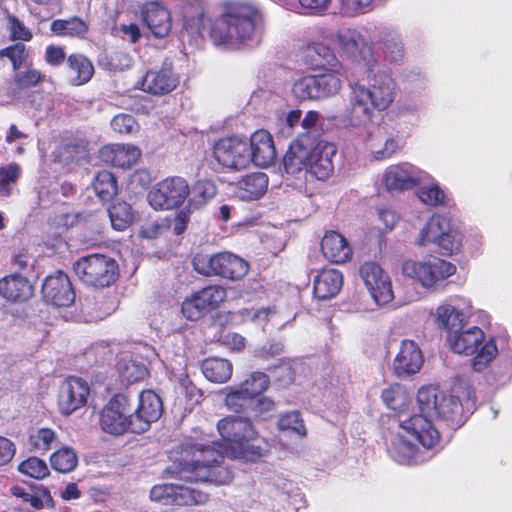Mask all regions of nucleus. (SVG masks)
<instances>
[{"label": "nucleus", "instance_id": "obj_1", "mask_svg": "<svg viewBox=\"0 0 512 512\" xmlns=\"http://www.w3.org/2000/svg\"><path fill=\"white\" fill-rule=\"evenodd\" d=\"M268 442L253 430V435L241 440L228 451L223 443L204 438L189 439L181 445L178 474L191 482L226 485L233 480V473L224 465V457L254 462L265 456Z\"/></svg>", "mask_w": 512, "mask_h": 512}, {"label": "nucleus", "instance_id": "obj_2", "mask_svg": "<svg viewBox=\"0 0 512 512\" xmlns=\"http://www.w3.org/2000/svg\"><path fill=\"white\" fill-rule=\"evenodd\" d=\"M348 89V102L341 117L352 128L368 127L375 112L388 109L397 96L394 79L386 71L374 66L367 71L366 84L351 82Z\"/></svg>", "mask_w": 512, "mask_h": 512}, {"label": "nucleus", "instance_id": "obj_3", "mask_svg": "<svg viewBox=\"0 0 512 512\" xmlns=\"http://www.w3.org/2000/svg\"><path fill=\"white\" fill-rule=\"evenodd\" d=\"M336 152L333 143L303 133L290 144L284 156L285 171L294 177L309 173L318 180H326L334 171L333 158Z\"/></svg>", "mask_w": 512, "mask_h": 512}, {"label": "nucleus", "instance_id": "obj_4", "mask_svg": "<svg viewBox=\"0 0 512 512\" xmlns=\"http://www.w3.org/2000/svg\"><path fill=\"white\" fill-rule=\"evenodd\" d=\"M260 21L258 9L251 3L228 4L222 15L214 22L210 37L216 46L236 50L258 42L257 26Z\"/></svg>", "mask_w": 512, "mask_h": 512}, {"label": "nucleus", "instance_id": "obj_5", "mask_svg": "<svg viewBox=\"0 0 512 512\" xmlns=\"http://www.w3.org/2000/svg\"><path fill=\"white\" fill-rule=\"evenodd\" d=\"M400 432L388 446L390 456L400 464L418 465L430 456H425L416 446L432 448L439 440V433L424 417L413 416L400 421Z\"/></svg>", "mask_w": 512, "mask_h": 512}, {"label": "nucleus", "instance_id": "obj_6", "mask_svg": "<svg viewBox=\"0 0 512 512\" xmlns=\"http://www.w3.org/2000/svg\"><path fill=\"white\" fill-rule=\"evenodd\" d=\"M484 332L479 327L473 326L467 329L449 332L447 341L450 349L460 355H472L477 352L472 360L473 370H484L498 354L494 340L484 342Z\"/></svg>", "mask_w": 512, "mask_h": 512}, {"label": "nucleus", "instance_id": "obj_7", "mask_svg": "<svg viewBox=\"0 0 512 512\" xmlns=\"http://www.w3.org/2000/svg\"><path fill=\"white\" fill-rule=\"evenodd\" d=\"M76 275L94 287H108L118 277V264L104 254H90L78 259L73 265Z\"/></svg>", "mask_w": 512, "mask_h": 512}, {"label": "nucleus", "instance_id": "obj_8", "mask_svg": "<svg viewBox=\"0 0 512 512\" xmlns=\"http://www.w3.org/2000/svg\"><path fill=\"white\" fill-rule=\"evenodd\" d=\"M455 272V265L438 257L422 261L408 260L402 265V273L426 289H437Z\"/></svg>", "mask_w": 512, "mask_h": 512}, {"label": "nucleus", "instance_id": "obj_9", "mask_svg": "<svg viewBox=\"0 0 512 512\" xmlns=\"http://www.w3.org/2000/svg\"><path fill=\"white\" fill-rule=\"evenodd\" d=\"M415 243L418 246L435 244L445 253L452 254L459 249L460 239L448 218L434 214L420 230Z\"/></svg>", "mask_w": 512, "mask_h": 512}, {"label": "nucleus", "instance_id": "obj_10", "mask_svg": "<svg viewBox=\"0 0 512 512\" xmlns=\"http://www.w3.org/2000/svg\"><path fill=\"white\" fill-rule=\"evenodd\" d=\"M101 429L111 435L133 432V415L126 395H115L100 413Z\"/></svg>", "mask_w": 512, "mask_h": 512}, {"label": "nucleus", "instance_id": "obj_11", "mask_svg": "<svg viewBox=\"0 0 512 512\" xmlns=\"http://www.w3.org/2000/svg\"><path fill=\"white\" fill-rule=\"evenodd\" d=\"M189 195V186L181 177H168L154 186L147 201L155 210L172 209L181 205Z\"/></svg>", "mask_w": 512, "mask_h": 512}, {"label": "nucleus", "instance_id": "obj_12", "mask_svg": "<svg viewBox=\"0 0 512 512\" xmlns=\"http://www.w3.org/2000/svg\"><path fill=\"white\" fill-rule=\"evenodd\" d=\"M360 278L377 305H386L394 298L389 275L375 262H364L359 268Z\"/></svg>", "mask_w": 512, "mask_h": 512}, {"label": "nucleus", "instance_id": "obj_13", "mask_svg": "<svg viewBox=\"0 0 512 512\" xmlns=\"http://www.w3.org/2000/svg\"><path fill=\"white\" fill-rule=\"evenodd\" d=\"M214 157L228 169L241 170L250 164L249 144L238 137L222 138L214 146Z\"/></svg>", "mask_w": 512, "mask_h": 512}, {"label": "nucleus", "instance_id": "obj_14", "mask_svg": "<svg viewBox=\"0 0 512 512\" xmlns=\"http://www.w3.org/2000/svg\"><path fill=\"white\" fill-rule=\"evenodd\" d=\"M90 393L86 381L78 377H68L59 387L58 408L61 414L70 415L87 403Z\"/></svg>", "mask_w": 512, "mask_h": 512}, {"label": "nucleus", "instance_id": "obj_15", "mask_svg": "<svg viewBox=\"0 0 512 512\" xmlns=\"http://www.w3.org/2000/svg\"><path fill=\"white\" fill-rule=\"evenodd\" d=\"M427 178V173L408 163L392 165L385 170L383 175L384 184L390 191L412 189L422 184Z\"/></svg>", "mask_w": 512, "mask_h": 512}, {"label": "nucleus", "instance_id": "obj_16", "mask_svg": "<svg viewBox=\"0 0 512 512\" xmlns=\"http://www.w3.org/2000/svg\"><path fill=\"white\" fill-rule=\"evenodd\" d=\"M163 412L162 400L153 390H144L133 415V433H142L157 421Z\"/></svg>", "mask_w": 512, "mask_h": 512}, {"label": "nucleus", "instance_id": "obj_17", "mask_svg": "<svg viewBox=\"0 0 512 512\" xmlns=\"http://www.w3.org/2000/svg\"><path fill=\"white\" fill-rule=\"evenodd\" d=\"M42 294L46 302L57 307H68L75 300L70 279L62 271L46 277L42 285Z\"/></svg>", "mask_w": 512, "mask_h": 512}, {"label": "nucleus", "instance_id": "obj_18", "mask_svg": "<svg viewBox=\"0 0 512 512\" xmlns=\"http://www.w3.org/2000/svg\"><path fill=\"white\" fill-rule=\"evenodd\" d=\"M339 43L342 50L353 60L364 62L373 67L376 59L373 55L372 45L368 38L357 30H345L339 34Z\"/></svg>", "mask_w": 512, "mask_h": 512}, {"label": "nucleus", "instance_id": "obj_19", "mask_svg": "<svg viewBox=\"0 0 512 512\" xmlns=\"http://www.w3.org/2000/svg\"><path fill=\"white\" fill-rule=\"evenodd\" d=\"M423 364V355L412 340H403L393 361V371L397 377L403 378L419 372Z\"/></svg>", "mask_w": 512, "mask_h": 512}, {"label": "nucleus", "instance_id": "obj_20", "mask_svg": "<svg viewBox=\"0 0 512 512\" xmlns=\"http://www.w3.org/2000/svg\"><path fill=\"white\" fill-rule=\"evenodd\" d=\"M217 429L226 442L224 447L230 451L232 446L253 435L254 427L248 417L228 416L218 422Z\"/></svg>", "mask_w": 512, "mask_h": 512}, {"label": "nucleus", "instance_id": "obj_21", "mask_svg": "<svg viewBox=\"0 0 512 512\" xmlns=\"http://www.w3.org/2000/svg\"><path fill=\"white\" fill-rule=\"evenodd\" d=\"M249 144L250 163L259 167H268L276 158V150L272 137L265 130H258L251 136Z\"/></svg>", "mask_w": 512, "mask_h": 512}, {"label": "nucleus", "instance_id": "obj_22", "mask_svg": "<svg viewBox=\"0 0 512 512\" xmlns=\"http://www.w3.org/2000/svg\"><path fill=\"white\" fill-rule=\"evenodd\" d=\"M178 79L173 74L170 66L147 71L141 81V89L153 95L170 93L177 86Z\"/></svg>", "mask_w": 512, "mask_h": 512}, {"label": "nucleus", "instance_id": "obj_23", "mask_svg": "<svg viewBox=\"0 0 512 512\" xmlns=\"http://www.w3.org/2000/svg\"><path fill=\"white\" fill-rule=\"evenodd\" d=\"M141 156L140 149L132 144H112L100 150V158L119 168H130Z\"/></svg>", "mask_w": 512, "mask_h": 512}, {"label": "nucleus", "instance_id": "obj_24", "mask_svg": "<svg viewBox=\"0 0 512 512\" xmlns=\"http://www.w3.org/2000/svg\"><path fill=\"white\" fill-rule=\"evenodd\" d=\"M0 295L10 302H24L33 295V286L27 278L11 274L0 280Z\"/></svg>", "mask_w": 512, "mask_h": 512}, {"label": "nucleus", "instance_id": "obj_25", "mask_svg": "<svg viewBox=\"0 0 512 512\" xmlns=\"http://www.w3.org/2000/svg\"><path fill=\"white\" fill-rule=\"evenodd\" d=\"M321 250L326 259L333 263H345L352 256L347 240L338 232H327L321 241Z\"/></svg>", "mask_w": 512, "mask_h": 512}, {"label": "nucleus", "instance_id": "obj_26", "mask_svg": "<svg viewBox=\"0 0 512 512\" xmlns=\"http://www.w3.org/2000/svg\"><path fill=\"white\" fill-rule=\"evenodd\" d=\"M268 187V177L263 172H256L237 181L234 193L244 201L257 200L264 195Z\"/></svg>", "mask_w": 512, "mask_h": 512}, {"label": "nucleus", "instance_id": "obj_27", "mask_svg": "<svg viewBox=\"0 0 512 512\" xmlns=\"http://www.w3.org/2000/svg\"><path fill=\"white\" fill-rule=\"evenodd\" d=\"M143 17L145 23L155 37L163 38L170 32V13L165 7L159 5L158 3H148L145 6Z\"/></svg>", "mask_w": 512, "mask_h": 512}, {"label": "nucleus", "instance_id": "obj_28", "mask_svg": "<svg viewBox=\"0 0 512 512\" xmlns=\"http://www.w3.org/2000/svg\"><path fill=\"white\" fill-rule=\"evenodd\" d=\"M343 285V276L336 269H324L314 279V295L320 300L335 297Z\"/></svg>", "mask_w": 512, "mask_h": 512}, {"label": "nucleus", "instance_id": "obj_29", "mask_svg": "<svg viewBox=\"0 0 512 512\" xmlns=\"http://www.w3.org/2000/svg\"><path fill=\"white\" fill-rule=\"evenodd\" d=\"M440 400H442V403L436 418L449 421L458 426L465 421L464 406L467 407V410H470L474 405V400L470 399V393L464 403L447 392L444 393L443 398H440Z\"/></svg>", "mask_w": 512, "mask_h": 512}, {"label": "nucleus", "instance_id": "obj_30", "mask_svg": "<svg viewBox=\"0 0 512 512\" xmlns=\"http://www.w3.org/2000/svg\"><path fill=\"white\" fill-rule=\"evenodd\" d=\"M381 398L388 409L398 414L399 422L403 418L413 417V415L408 414V407L412 399L403 386L399 384L389 386L382 391Z\"/></svg>", "mask_w": 512, "mask_h": 512}, {"label": "nucleus", "instance_id": "obj_31", "mask_svg": "<svg viewBox=\"0 0 512 512\" xmlns=\"http://www.w3.org/2000/svg\"><path fill=\"white\" fill-rule=\"evenodd\" d=\"M445 391L440 390L437 386L429 385L421 387L417 393V402L421 411L419 416L424 417L431 423L432 418H436L439 414ZM418 416V414H413Z\"/></svg>", "mask_w": 512, "mask_h": 512}, {"label": "nucleus", "instance_id": "obj_32", "mask_svg": "<svg viewBox=\"0 0 512 512\" xmlns=\"http://www.w3.org/2000/svg\"><path fill=\"white\" fill-rule=\"evenodd\" d=\"M367 143L376 160L390 157L399 147L398 142L393 137L386 135L384 127H376L373 132H369Z\"/></svg>", "mask_w": 512, "mask_h": 512}, {"label": "nucleus", "instance_id": "obj_33", "mask_svg": "<svg viewBox=\"0 0 512 512\" xmlns=\"http://www.w3.org/2000/svg\"><path fill=\"white\" fill-rule=\"evenodd\" d=\"M218 276L232 281L244 278L249 271V264L243 258L228 251L220 252Z\"/></svg>", "mask_w": 512, "mask_h": 512}, {"label": "nucleus", "instance_id": "obj_34", "mask_svg": "<svg viewBox=\"0 0 512 512\" xmlns=\"http://www.w3.org/2000/svg\"><path fill=\"white\" fill-rule=\"evenodd\" d=\"M201 369L202 373L209 381L225 383L232 376L233 366L227 359L213 357L205 359Z\"/></svg>", "mask_w": 512, "mask_h": 512}, {"label": "nucleus", "instance_id": "obj_35", "mask_svg": "<svg viewBox=\"0 0 512 512\" xmlns=\"http://www.w3.org/2000/svg\"><path fill=\"white\" fill-rule=\"evenodd\" d=\"M69 75L72 84L82 85L87 83L93 73L92 63L82 55H71L68 58Z\"/></svg>", "mask_w": 512, "mask_h": 512}, {"label": "nucleus", "instance_id": "obj_36", "mask_svg": "<svg viewBox=\"0 0 512 512\" xmlns=\"http://www.w3.org/2000/svg\"><path fill=\"white\" fill-rule=\"evenodd\" d=\"M209 501V494L193 487L175 484L172 505H204Z\"/></svg>", "mask_w": 512, "mask_h": 512}, {"label": "nucleus", "instance_id": "obj_37", "mask_svg": "<svg viewBox=\"0 0 512 512\" xmlns=\"http://www.w3.org/2000/svg\"><path fill=\"white\" fill-rule=\"evenodd\" d=\"M437 323L439 326L453 332L458 330L465 319L463 311L455 305L444 303L437 308L436 311Z\"/></svg>", "mask_w": 512, "mask_h": 512}, {"label": "nucleus", "instance_id": "obj_38", "mask_svg": "<svg viewBox=\"0 0 512 512\" xmlns=\"http://www.w3.org/2000/svg\"><path fill=\"white\" fill-rule=\"evenodd\" d=\"M339 75H342V70L340 73L331 71L314 75L317 99L334 96L340 91L342 82Z\"/></svg>", "mask_w": 512, "mask_h": 512}, {"label": "nucleus", "instance_id": "obj_39", "mask_svg": "<svg viewBox=\"0 0 512 512\" xmlns=\"http://www.w3.org/2000/svg\"><path fill=\"white\" fill-rule=\"evenodd\" d=\"M225 405L234 412H244L249 415L253 399L239 385L225 389Z\"/></svg>", "mask_w": 512, "mask_h": 512}, {"label": "nucleus", "instance_id": "obj_40", "mask_svg": "<svg viewBox=\"0 0 512 512\" xmlns=\"http://www.w3.org/2000/svg\"><path fill=\"white\" fill-rule=\"evenodd\" d=\"M93 187L97 196L104 202L113 199L118 191L115 176L109 171L99 172L94 180Z\"/></svg>", "mask_w": 512, "mask_h": 512}, {"label": "nucleus", "instance_id": "obj_41", "mask_svg": "<svg viewBox=\"0 0 512 512\" xmlns=\"http://www.w3.org/2000/svg\"><path fill=\"white\" fill-rule=\"evenodd\" d=\"M108 215L112 227L118 231L127 229L134 219L132 207L126 202L114 204L108 209Z\"/></svg>", "mask_w": 512, "mask_h": 512}, {"label": "nucleus", "instance_id": "obj_42", "mask_svg": "<svg viewBox=\"0 0 512 512\" xmlns=\"http://www.w3.org/2000/svg\"><path fill=\"white\" fill-rule=\"evenodd\" d=\"M50 464L54 470L60 473H69L76 468L78 457L73 449L63 447L51 455Z\"/></svg>", "mask_w": 512, "mask_h": 512}, {"label": "nucleus", "instance_id": "obj_43", "mask_svg": "<svg viewBox=\"0 0 512 512\" xmlns=\"http://www.w3.org/2000/svg\"><path fill=\"white\" fill-rule=\"evenodd\" d=\"M220 252L216 254L197 253L192 259L194 270L203 276H218Z\"/></svg>", "mask_w": 512, "mask_h": 512}, {"label": "nucleus", "instance_id": "obj_44", "mask_svg": "<svg viewBox=\"0 0 512 512\" xmlns=\"http://www.w3.org/2000/svg\"><path fill=\"white\" fill-rule=\"evenodd\" d=\"M382 52L389 63L401 61L404 57V46L400 36L392 32L386 33L382 38Z\"/></svg>", "mask_w": 512, "mask_h": 512}, {"label": "nucleus", "instance_id": "obj_45", "mask_svg": "<svg viewBox=\"0 0 512 512\" xmlns=\"http://www.w3.org/2000/svg\"><path fill=\"white\" fill-rule=\"evenodd\" d=\"M51 30L62 36H83L88 31V25L78 17L66 20H55L51 24Z\"/></svg>", "mask_w": 512, "mask_h": 512}, {"label": "nucleus", "instance_id": "obj_46", "mask_svg": "<svg viewBox=\"0 0 512 512\" xmlns=\"http://www.w3.org/2000/svg\"><path fill=\"white\" fill-rule=\"evenodd\" d=\"M419 200L428 206L436 207L447 203V195L435 181L422 185L417 192Z\"/></svg>", "mask_w": 512, "mask_h": 512}, {"label": "nucleus", "instance_id": "obj_47", "mask_svg": "<svg viewBox=\"0 0 512 512\" xmlns=\"http://www.w3.org/2000/svg\"><path fill=\"white\" fill-rule=\"evenodd\" d=\"M278 428L283 432L304 437L307 430L301 414L298 411H291L282 414L278 420Z\"/></svg>", "mask_w": 512, "mask_h": 512}, {"label": "nucleus", "instance_id": "obj_48", "mask_svg": "<svg viewBox=\"0 0 512 512\" xmlns=\"http://www.w3.org/2000/svg\"><path fill=\"white\" fill-rule=\"evenodd\" d=\"M269 377L263 372H253L247 379H245L239 386L243 388L246 395L252 399L257 398L260 394L266 391L269 387Z\"/></svg>", "mask_w": 512, "mask_h": 512}, {"label": "nucleus", "instance_id": "obj_49", "mask_svg": "<svg viewBox=\"0 0 512 512\" xmlns=\"http://www.w3.org/2000/svg\"><path fill=\"white\" fill-rule=\"evenodd\" d=\"M375 0H338L339 13L345 17H356L373 10Z\"/></svg>", "mask_w": 512, "mask_h": 512}, {"label": "nucleus", "instance_id": "obj_50", "mask_svg": "<svg viewBox=\"0 0 512 512\" xmlns=\"http://www.w3.org/2000/svg\"><path fill=\"white\" fill-rule=\"evenodd\" d=\"M18 471L37 480L44 479L50 474L46 462L38 457H29L22 461L18 466Z\"/></svg>", "mask_w": 512, "mask_h": 512}, {"label": "nucleus", "instance_id": "obj_51", "mask_svg": "<svg viewBox=\"0 0 512 512\" xmlns=\"http://www.w3.org/2000/svg\"><path fill=\"white\" fill-rule=\"evenodd\" d=\"M118 370L123 381L134 383L145 378L147 369L144 364L133 360H122L118 363Z\"/></svg>", "mask_w": 512, "mask_h": 512}, {"label": "nucleus", "instance_id": "obj_52", "mask_svg": "<svg viewBox=\"0 0 512 512\" xmlns=\"http://www.w3.org/2000/svg\"><path fill=\"white\" fill-rule=\"evenodd\" d=\"M20 173V167L16 163L0 167V195L6 197L12 193V187L16 184Z\"/></svg>", "mask_w": 512, "mask_h": 512}, {"label": "nucleus", "instance_id": "obj_53", "mask_svg": "<svg viewBox=\"0 0 512 512\" xmlns=\"http://www.w3.org/2000/svg\"><path fill=\"white\" fill-rule=\"evenodd\" d=\"M293 95L299 100H318L314 75H308L296 80L292 86Z\"/></svg>", "mask_w": 512, "mask_h": 512}, {"label": "nucleus", "instance_id": "obj_54", "mask_svg": "<svg viewBox=\"0 0 512 512\" xmlns=\"http://www.w3.org/2000/svg\"><path fill=\"white\" fill-rule=\"evenodd\" d=\"M43 79L44 75L40 71L27 67L23 71H15L14 84L17 89L24 90L36 86Z\"/></svg>", "mask_w": 512, "mask_h": 512}, {"label": "nucleus", "instance_id": "obj_55", "mask_svg": "<svg viewBox=\"0 0 512 512\" xmlns=\"http://www.w3.org/2000/svg\"><path fill=\"white\" fill-rule=\"evenodd\" d=\"M197 295L209 310L217 307L225 300L226 290L222 286L213 285L203 288L201 291L197 292Z\"/></svg>", "mask_w": 512, "mask_h": 512}, {"label": "nucleus", "instance_id": "obj_56", "mask_svg": "<svg viewBox=\"0 0 512 512\" xmlns=\"http://www.w3.org/2000/svg\"><path fill=\"white\" fill-rule=\"evenodd\" d=\"M207 311L208 309L204 303H202L197 293L185 299L182 303V313L184 317L190 321L200 319Z\"/></svg>", "mask_w": 512, "mask_h": 512}, {"label": "nucleus", "instance_id": "obj_57", "mask_svg": "<svg viewBox=\"0 0 512 512\" xmlns=\"http://www.w3.org/2000/svg\"><path fill=\"white\" fill-rule=\"evenodd\" d=\"M185 24L195 31H200L203 25L204 9L202 3L198 0L193 5H187L184 10Z\"/></svg>", "mask_w": 512, "mask_h": 512}, {"label": "nucleus", "instance_id": "obj_58", "mask_svg": "<svg viewBox=\"0 0 512 512\" xmlns=\"http://www.w3.org/2000/svg\"><path fill=\"white\" fill-rule=\"evenodd\" d=\"M276 405L268 397L253 399L248 417L267 418L275 411Z\"/></svg>", "mask_w": 512, "mask_h": 512}, {"label": "nucleus", "instance_id": "obj_59", "mask_svg": "<svg viewBox=\"0 0 512 512\" xmlns=\"http://www.w3.org/2000/svg\"><path fill=\"white\" fill-rule=\"evenodd\" d=\"M216 194V187L210 181H199L192 188L191 201L197 204H203L207 200L213 198Z\"/></svg>", "mask_w": 512, "mask_h": 512}, {"label": "nucleus", "instance_id": "obj_60", "mask_svg": "<svg viewBox=\"0 0 512 512\" xmlns=\"http://www.w3.org/2000/svg\"><path fill=\"white\" fill-rule=\"evenodd\" d=\"M25 45L22 43H17L15 45L6 47L0 50V58L7 57L10 59L12 63V67L14 71H17L22 66L26 54H25Z\"/></svg>", "mask_w": 512, "mask_h": 512}, {"label": "nucleus", "instance_id": "obj_61", "mask_svg": "<svg viewBox=\"0 0 512 512\" xmlns=\"http://www.w3.org/2000/svg\"><path fill=\"white\" fill-rule=\"evenodd\" d=\"M55 440V433L48 428H41L30 435V444L36 450L46 451Z\"/></svg>", "mask_w": 512, "mask_h": 512}, {"label": "nucleus", "instance_id": "obj_62", "mask_svg": "<svg viewBox=\"0 0 512 512\" xmlns=\"http://www.w3.org/2000/svg\"><path fill=\"white\" fill-rule=\"evenodd\" d=\"M313 50L322 59L321 65L327 66L330 71L340 73L342 65L330 48L322 44H315Z\"/></svg>", "mask_w": 512, "mask_h": 512}, {"label": "nucleus", "instance_id": "obj_63", "mask_svg": "<svg viewBox=\"0 0 512 512\" xmlns=\"http://www.w3.org/2000/svg\"><path fill=\"white\" fill-rule=\"evenodd\" d=\"M112 129L120 134H131L137 131L138 125L134 117L129 114L116 115L111 120Z\"/></svg>", "mask_w": 512, "mask_h": 512}, {"label": "nucleus", "instance_id": "obj_64", "mask_svg": "<svg viewBox=\"0 0 512 512\" xmlns=\"http://www.w3.org/2000/svg\"><path fill=\"white\" fill-rule=\"evenodd\" d=\"M175 484L155 485L150 491L152 501L172 505Z\"/></svg>", "mask_w": 512, "mask_h": 512}]
</instances>
